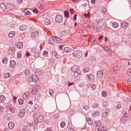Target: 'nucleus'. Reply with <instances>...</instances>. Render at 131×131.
Returning <instances> with one entry per match:
<instances>
[{
    "mask_svg": "<svg viewBox=\"0 0 131 131\" xmlns=\"http://www.w3.org/2000/svg\"><path fill=\"white\" fill-rule=\"evenodd\" d=\"M82 53L79 50H75L73 53V57L77 58H80L82 56Z\"/></svg>",
    "mask_w": 131,
    "mask_h": 131,
    "instance_id": "nucleus-2",
    "label": "nucleus"
},
{
    "mask_svg": "<svg viewBox=\"0 0 131 131\" xmlns=\"http://www.w3.org/2000/svg\"><path fill=\"white\" fill-rule=\"evenodd\" d=\"M64 16L66 18H68L69 17V13L68 11H65L63 12Z\"/></svg>",
    "mask_w": 131,
    "mask_h": 131,
    "instance_id": "nucleus-31",
    "label": "nucleus"
},
{
    "mask_svg": "<svg viewBox=\"0 0 131 131\" xmlns=\"http://www.w3.org/2000/svg\"><path fill=\"white\" fill-rule=\"evenodd\" d=\"M10 51L12 52H14L15 51V50L14 47H10L9 48Z\"/></svg>",
    "mask_w": 131,
    "mask_h": 131,
    "instance_id": "nucleus-45",
    "label": "nucleus"
},
{
    "mask_svg": "<svg viewBox=\"0 0 131 131\" xmlns=\"http://www.w3.org/2000/svg\"><path fill=\"white\" fill-rule=\"evenodd\" d=\"M16 65V63L15 61L13 60L10 61V66L11 67H13Z\"/></svg>",
    "mask_w": 131,
    "mask_h": 131,
    "instance_id": "nucleus-17",
    "label": "nucleus"
},
{
    "mask_svg": "<svg viewBox=\"0 0 131 131\" xmlns=\"http://www.w3.org/2000/svg\"><path fill=\"white\" fill-rule=\"evenodd\" d=\"M102 29L101 27L100 26H97L96 27V30L98 32H99L101 31Z\"/></svg>",
    "mask_w": 131,
    "mask_h": 131,
    "instance_id": "nucleus-47",
    "label": "nucleus"
},
{
    "mask_svg": "<svg viewBox=\"0 0 131 131\" xmlns=\"http://www.w3.org/2000/svg\"><path fill=\"white\" fill-rule=\"evenodd\" d=\"M128 118L126 116H123L122 117L120 120L121 122L123 123H125L127 121Z\"/></svg>",
    "mask_w": 131,
    "mask_h": 131,
    "instance_id": "nucleus-10",
    "label": "nucleus"
},
{
    "mask_svg": "<svg viewBox=\"0 0 131 131\" xmlns=\"http://www.w3.org/2000/svg\"><path fill=\"white\" fill-rule=\"evenodd\" d=\"M38 122H39V121L38 120V119L35 120L34 122L35 124H37L38 123Z\"/></svg>",
    "mask_w": 131,
    "mask_h": 131,
    "instance_id": "nucleus-60",
    "label": "nucleus"
},
{
    "mask_svg": "<svg viewBox=\"0 0 131 131\" xmlns=\"http://www.w3.org/2000/svg\"><path fill=\"white\" fill-rule=\"evenodd\" d=\"M90 13L88 12L87 14L85 13V14H84V16H85V17H88L89 18L90 17Z\"/></svg>",
    "mask_w": 131,
    "mask_h": 131,
    "instance_id": "nucleus-53",
    "label": "nucleus"
},
{
    "mask_svg": "<svg viewBox=\"0 0 131 131\" xmlns=\"http://www.w3.org/2000/svg\"><path fill=\"white\" fill-rule=\"evenodd\" d=\"M35 54V57H38L40 55V53L38 52H36Z\"/></svg>",
    "mask_w": 131,
    "mask_h": 131,
    "instance_id": "nucleus-48",
    "label": "nucleus"
},
{
    "mask_svg": "<svg viewBox=\"0 0 131 131\" xmlns=\"http://www.w3.org/2000/svg\"><path fill=\"white\" fill-rule=\"evenodd\" d=\"M128 25V24L126 22L122 23L121 24V27L125 28H127Z\"/></svg>",
    "mask_w": 131,
    "mask_h": 131,
    "instance_id": "nucleus-12",
    "label": "nucleus"
},
{
    "mask_svg": "<svg viewBox=\"0 0 131 131\" xmlns=\"http://www.w3.org/2000/svg\"><path fill=\"white\" fill-rule=\"evenodd\" d=\"M40 86L38 84H36L35 85H34L32 88V91L31 93L32 95H34L38 91V89L40 88Z\"/></svg>",
    "mask_w": 131,
    "mask_h": 131,
    "instance_id": "nucleus-1",
    "label": "nucleus"
},
{
    "mask_svg": "<svg viewBox=\"0 0 131 131\" xmlns=\"http://www.w3.org/2000/svg\"><path fill=\"white\" fill-rule=\"evenodd\" d=\"M96 88V85L94 84H92L91 85V88L94 90Z\"/></svg>",
    "mask_w": 131,
    "mask_h": 131,
    "instance_id": "nucleus-43",
    "label": "nucleus"
},
{
    "mask_svg": "<svg viewBox=\"0 0 131 131\" xmlns=\"http://www.w3.org/2000/svg\"><path fill=\"white\" fill-rule=\"evenodd\" d=\"M103 75V72L101 71H98L97 73V76L98 78H101Z\"/></svg>",
    "mask_w": 131,
    "mask_h": 131,
    "instance_id": "nucleus-11",
    "label": "nucleus"
},
{
    "mask_svg": "<svg viewBox=\"0 0 131 131\" xmlns=\"http://www.w3.org/2000/svg\"><path fill=\"white\" fill-rule=\"evenodd\" d=\"M99 106L98 104L96 103H94L92 106V107L93 108H96Z\"/></svg>",
    "mask_w": 131,
    "mask_h": 131,
    "instance_id": "nucleus-42",
    "label": "nucleus"
},
{
    "mask_svg": "<svg viewBox=\"0 0 131 131\" xmlns=\"http://www.w3.org/2000/svg\"><path fill=\"white\" fill-rule=\"evenodd\" d=\"M127 83L129 84H131V78L129 79L127 81Z\"/></svg>",
    "mask_w": 131,
    "mask_h": 131,
    "instance_id": "nucleus-64",
    "label": "nucleus"
},
{
    "mask_svg": "<svg viewBox=\"0 0 131 131\" xmlns=\"http://www.w3.org/2000/svg\"><path fill=\"white\" fill-rule=\"evenodd\" d=\"M5 97L3 95L0 96V102H4L5 100Z\"/></svg>",
    "mask_w": 131,
    "mask_h": 131,
    "instance_id": "nucleus-22",
    "label": "nucleus"
},
{
    "mask_svg": "<svg viewBox=\"0 0 131 131\" xmlns=\"http://www.w3.org/2000/svg\"><path fill=\"white\" fill-rule=\"evenodd\" d=\"M30 12L29 11H27L24 14L25 15H28L30 14Z\"/></svg>",
    "mask_w": 131,
    "mask_h": 131,
    "instance_id": "nucleus-57",
    "label": "nucleus"
},
{
    "mask_svg": "<svg viewBox=\"0 0 131 131\" xmlns=\"http://www.w3.org/2000/svg\"><path fill=\"white\" fill-rule=\"evenodd\" d=\"M77 16V15L76 14H75L74 15L73 17V19L74 20H76V19Z\"/></svg>",
    "mask_w": 131,
    "mask_h": 131,
    "instance_id": "nucleus-63",
    "label": "nucleus"
},
{
    "mask_svg": "<svg viewBox=\"0 0 131 131\" xmlns=\"http://www.w3.org/2000/svg\"><path fill=\"white\" fill-rule=\"evenodd\" d=\"M4 109V108L2 106H0V112H2Z\"/></svg>",
    "mask_w": 131,
    "mask_h": 131,
    "instance_id": "nucleus-58",
    "label": "nucleus"
},
{
    "mask_svg": "<svg viewBox=\"0 0 131 131\" xmlns=\"http://www.w3.org/2000/svg\"><path fill=\"white\" fill-rule=\"evenodd\" d=\"M8 60L6 57H4L2 59V62L3 64H6Z\"/></svg>",
    "mask_w": 131,
    "mask_h": 131,
    "instance_id": "nucleus-23",
    "label": "nucleus"
},
{
    "mask_svg": "<svg viewBox=\"0 0 131 131\" xmlns=\"http://www.w3.org/2000/svg\"><path fill=\"white\" fill-rule=\"evenodd\" d=\"M127 74L128 75L131 76V68L129 69L128 70Z\"/></svg>",
    "mask_w": 131,
    "mask_h": 131,
    "instance_id": "nucleus-54",
    "label": "nucleus"
},
{
    "mask_svg": "<svg viewBox=\"0 0 131 131\" xmlns=\"http://www.w3.org/2000/svg\"><path fill=\"white\" fill-rule=\"evenodd\" d=\"M71 49L69 47H66L64 48V51L66 52H68L71 50Z\"/></svg>",
    "mask_w": 131,
    "mask_h": 131,
    "instance_id": "nucleus-20",
    "label": "nucleus"
},
{
    "mask_svg": "<svg viewBox=\"0 0 131 131\" xmlns=\"http://www.w3.org/2000/svg\"><path fill=\"white\" fill-rule=\"evenodd\" d=\"M106 129L103 127H99L97 129V131H106Z\"/></svg>",
    "mask_w": 131,
    "mask_h": 131,
    "instance_id": "nucleus-29",
    "label": "nucleus"
},
{
    "mask_svg": "<svg viewBox=\"0 0 131 131\" xmlns=\"http://www.w3.org/2000/svg\"><path fill=\"white\" fill-rule=\"evenodd\" d=\"M25 110L24 109H22L19 111L18 114L20 118H22L24 115Z\"/></svg>",
    "mask_w": 131,
    "mask_h": 131,
    "instance_id": "nucleus-6",
    "label": "nucleus"
},
{
    "mask_svg": "<svg viewBox=\"0 0 131 131\" xmlns=\"http://www.w3.org/2000/svg\"><path fill=\"white\" fill-rule=\"evenodd\" d=\"M30 72L28 70H26L25 71V74L26 75H28L29 74Z\"/></svg>",
    "mask_w": 131,
    "mask_h": 131,
    "instance_id": "nucleus-55",
    "label": "nucleus"
},
{
    "mask_svg": "<svg viewBox=\"0 0 131 131\" xmlns=\"http://www.w3.org/2000/svg\"><path fill=\"white\" fill-rule=\"evenodd\" d=\"M86 77L90 81L94 79V76L93 74H87L86 75Z\"/></svg>",
    "mask_w": 131,
    "mask_h": 131,
    "instance_id": "nucleus-7",
    "label": "nucleus"
},
{
    "mask_svg": "<svg viewBox=\"0 0 131 131\" xmlns=\"http://www.w3.org/2000/svg\"><path fill=\"white\" fill-rule=\"evenodd\" d=\"M6 8V6L4 3H2L0 4V10H5Z\"/></svg>",
    "mask_w": 131,
    "mask_h": 131,
    "instance_id": "nucleus-8",
    "label": "nucleus"
},
{
    "mask_svg": "<svg viewBox=\"0 0 131 131\" xmlns=\"http://www.w3.org/2000/svg\"><path fill=\"white\" fill-rule=\"evenodd\" d=\"M55 40L51 38L48 40V43L50 44H52L54 43Z\"/></svg>",
    "mask_w": 131,
    "mask_h": 131,
    "instance_id": "nucleus-32",
    "label": "nucleus"
},
{
    "mask_svg": "<svg viewBox=\"0 0 131 131\" xmlns=\"http://www.w3.org/2000/svg\"><path fill=\"white\" fill-rule=\"evenodd\" d=\"M39 126L41 128H43L45 127V125L44 124L42 123L39 125Z\"/></svg>",
    "mask_w": 131,
    "mask_h": 131,
    "instance_id": "nucleus-56",
    "label": "nucleus"
},
{
    "mask_svg": "<svg viewBox=\"0 0 131 131\" xmlns=\"http://www.w3.org/2000/svg\"><path fill=\"white\" fill-rule=\"evenodd\" d=\"M30 92H26L23 95V98L25 99H27L29 94Z\"/></svg>",
    "mask_w": 131,
    "mask_h": 131,
    "instance_id": "nucleus-14",
    "label": "nucleus"
},
{
    "mask_svg": "<svg viewBox=\"0 0 131 131\" xmlns=\"http://www.w3.org/2000/svg\"><path fill=\"white\" fill-rule=\"evenodd\" d=\"M69 11L71 12V14H74L75 13V11L73 8L70 9H69Z\"/></svg>",
    "mask_w": 131,
    "mask_h": 131,
    "instance_id": "nucleus-49",
    "label": "nucleus"
},
{
    "mask_svg": "<svg viewBox=\"0 0 131 131\" xmlns=\"http://www.w3.org/2000/svg\"><path fill=\"white\" fill-rule=\"evenodd\" d=\"M93 124V126L95 127H99L101 126V122L99 121L94 122Z\"/></svg>",
    "mask_w": 131,
    "mask_h": 131,
    "instance_id": "nucleus-9",
    "label": "nucleus"
},
{
    "mask_svg": "<svg viewBox=\"0 0 131 131\" xmlns=\"http://www.w3.org/2000/svg\"><path fill=\"white\" fill-rule=\"evenodd\" d=\"M69 30H65L62 31L61 34L63 35L66 36L68 35L69 34Z\"/></svg>",
    "mask_w": 131,
    "mask_h": 131,
    "instance_id": "nucleus-15",
    "label": "nucleus"
},
{
    "mask_svg": "<svg viewBox=\"0 0 131 131\" xmlns=\"http://www.w3.org/2000/svg\"><path fill=\"white\" fill-rule=\"evenodd\" d=\"M28 82H30L33 81L32 76H30L28 78Z\"/></svg>",
    "mask_w": 131,
    "mask_h": 131,
    "instance_id": "nucleus-40",
    "label": "nucleus"
},
{
    "mask_svg": "<svg viewBox=\"0 0 131 131\" xmlns=\"http://www.w3.org/2000/svg\"><path fill=\"white\" fill-rule=\"evenodd\" d=\"M54 39H56V41H61V39L59 37L55 36L54 37Z\"/></svg>",
    "mask_w": 131,
    "mask_h": 131,
    "instance_id": "nucleus-41",
    "label": "nucleus"
},
{
    "mask_svg": "<svg viewBox=\"0 0 131 131\" xmlns=\"http://www.w3.org/2000/svg\"><path fill=\"white\" fill-rule=\"evenodd\" d=\"M38 7L39 8H40L41 10L43 9V6L42 4V3L41 2H39L38 5Z\"/></svg>",
    "mask_w": 131,
    "mask_h": 131,
    "instance_id": "nucleus-26",
    "label": "nucleus"
},
{
    "mask_svg": "<svg viewBox=\"0 0 131 131\" xmlns=\"http://www.w3.org/2000/svg\"><path fill=\"white\" fill-rule=\"evenodd\" d=\"M74 68L75 67H72L71 68V70L73 72H74V76L75 77H77L80 73V70L79 69H76V70L75 71L74 70Z\"/></svg>",
    "mask_w": 131,
    "mask_h": 131,
    "instance_id": "nucleus-3",
    "label": "nucleus"
},
{
    "mask_svg": "<svg viewBox=\"0 0 131 131\" xmlns=\"http://www.w3.org/2000/svg\"><path fill=\"white\" fill-rule=\"evenodd\" d=\"M95 38L94 37L92 38L91 40V42H92V44H94L95 43Z\"/></svg>",
    "mask_w": 131,
    "mask_h": 131,
    "instance_id": "nucleus-52",
    "label": "nucleus"
},
{
    "mask_svg": "<svg viewBox=\"0 0 131 131\" xmlns=\"http://www.w3.org/2000/svg\"><path fill=\"white\" fill-rule=\"evenodd\" d=\"M90 70L89 68L88 67L85 68L83 70V72L84 73L88 72Z\"/></svg>",
    "mask_w": 131,
    "mask_h": 131,
    "instance_id": "nucleus-34",
    "label": "nucleus"
},
{
    "mask_svg": "<svg viewBox=\"0 0 131 131\" xmlns=\"http://www.w3.org/2000/svg\"><path fill=\"white\" fill-rule=\"evenodd\" d=\"M33 81L36 82L38 81V77L35 75H33L32 76Z\"/></svg>",
    "mask_w": 131,
    "mask_h": 131,
    "instance_id": "nucleus-18",
    "label": "nucleus"
},
{
    "mask_svg": "<svg viewBox=\"0 0 131 131\" xmlns=\"http://www.w3.org/2000/svg\"><path fill=\"white\" fill-rule=\"evenodd\" d=\"M48 91V92L49 93L50 95L51 96L53 95V90L52 89H49V90L48 91L47 90V92Z\"/></svg>",
    "mask_w": 131,
    "mask_h": 131,
    "instance_id": "nucleus-38",
    "label": "nucleus"
},
{
    "mask_svg": "<svg viewBox=\"0 0 131 131\" xmlns=\"http://www.w3.org/2000/svg\"><path fill=\"white\" fill-rule=\"evenodd\" d=\"M36 48H33L31 49V51L33 52H34L36 51Z\"/></svg>",
    "mask_w": 131,
    "mask_h": 131,
    "instance_id": "nucleus-61",
    "label": "nucleus"
},
{
    "mask_svg": "<svg viewBox=\"0 0 131 131\" xmlns=\"http://www.w3.org/2000/svg\"><path fill=\"white\" fill-rule=\"evenodd\" d=\"M48 54V52L47 51H44L43 52V54L44 56H45L46 57H47Z\"/></svg>",
    "mask_w": 131,
    "mask_h": 131,
    "instance_id": "nucleus-46",
    "label": "nucleus"
},
{
    "mask_svg": "<svg viewBox=\"0 0 131 131\" xmlns=\"http://www.w3.org/2000/svg\"><path fill=\"white\" fill-rule=\"evenodd\" d=\"M33 125V124H30L27 123L25 126L24 128H23V131H29L30 128L31 127V126H32Z\"/></svg>",
    "mask_w": 131,
    "mask_h": 131,
    "instance_id": "nucleus-4",
    "label": "nucleus"
},
{
    "mask_svg": "<svg viewBox=\"0 0 131 131\" xmlns=\"http://www.w3.org/2000/svg\"><path fill=\"white\" fill-rule=\"evenodd\" d=\"M56 21L58 23H61L63 20L62 16L60 15H57L55 19Z\"/></svg>",
    "mask_w": 131,
    "mask_h": 131,
    "instance_id": "nucleus-5",
    "label": "nucleus"
},
{
    "mask_svg": "<svg viewBox=\"0 0 131 131\" xmlns=\"http://www.w3.org/2000/svg\"><path fill=\"white\" fill-rule=\"evenodd\" d=\"M15 33L14 31H12L8 34V36L10 37H12L15 35Z\"/></svg>",
    "mask_w": 131,
    "mask_h": 131,
    "instance_id": "nucleus-27",
    "label": "nucleus"
},
{
    "mask_svg": "<svg viewBox=\"0 0 131 131\" xmlns=\"http://www.w3.org/2000/svg\"><path fill=\"white\" fill-rule=\"evenodd\" d=\"M17 57L18 58H20L21 57L22 55L21 53L19 52H18L17 53Z\"/></svg>",
    "mask_w": 131,
    "mask_h": 131,
    "instance_id": "nucleus-36",
    "label": "nucleus"
},
{
    "mask_svg": "<svg viewBox=\"0 0 131 131\" xmlns=\"http://www.w3.org/2000/svg\"><path fill=\"white\" fill-rule=\"evenodd\" d=\"M101 10L102 11V13L103 14H105L106 11V9L105 7H103L101 8Z\"/></svg>",
    "mask_w": 131,
    "mask_h": 131,
    "instance_id": "nucleus-30",
    "label": "nucleus"
},
{
    "mask_svg": "<svg viewBox=\"0 0 131 131\" xmlns=\"http://www.w3.org/2000/svg\"><path fill=\"white\" fill-rule=\"evenodd\" d=\"M119 69H119V68L117 66L115 67H114V71H119Z\"/></svg>",
    "mask_w": 131,
    "mask_h": 131,
    "instance_id": "nucleus-51",
    "label": "nucleus"
},
{
    "mask_svg": "<svg viewBox=\"0 0 131 131\" xmlns=\"http://www.w3.org/2000/svg\"><path fill=\"white\" fill-rule=\"evenodd\" d=\"M18 102L19 104L21 105L23 103V100L21 99H19L18 100Z\"/></svg>",
    "mask_w": 131,
    "mask_h": 131,
    "instance_id": "nucleus-37",
    "label": "nucleus"
},
{
    "mask_svg": "<svg viewBox=\"0 0 131 131\" xmlns=\"http://www.w3.org/2000/svg\"><path fill=\"white\" fill-rule=\"evenodd\" d=\"M113 27L115 28H116L118 26V24L116 22H113L112 24Z\"/></svg>",
    "mask_w": 131,
    "mask_h": 131,
    "instance_id": "nucleus-35",
    "label": "nucleus"
},
{
    "mask_svg": "<svg viewBox=\"0 0 131 131\" xmlns=\"http://www.w3.org/2000/svg\"><path fill=\"white\" fill-rule=\"evenodd\" d=\"M38 120L39 122H42L44 120V117L43 116L40 115L38 116Z\"/></svg>",
    "mask_w": 131,
    "mask_h": 131,
    "instance_id": "nucleus-24",
    "label": "nucleus"
},
{
    "mask_svg": "<svg viewBox=\"0 0 131 131\" xmlns=\"http://www.w3.org/2000/svg\"><path fill=\"white\" fill-rule=\"evenodd\" d=\"M15 126L14 123L11 122H10L8 124V126L9 128L10 129L13 128Z\"/></svg>",
    "mask_w": 131,
    "mask_h": 131,
    "instance_id": "nucleus-16",
    "label": "nucleus"
},
{
    "mask_svg": "<svg viewBox=\"0 0 131 131\" xmlns=\"http://www.w3.org/2000/svg\"><path fill=\"white\" fill-rule=\"evenodd\" d=\"M103 107H107L108 106V103L106 101H104L103 102Z\"/></svg>",
    "mask_w": 131,
    "mask_h": 131,
    "instance_id": "nucleus-39",
    "label": "nucleus"
},
{
    "mask_svg": "<svg viewBox=\"0 0 131 131\" xmlns=\"http://www.w3.org/2000/svg\"><path fill=\"white\" fill-rule=\"evenodd\" d=\"M16 45L17 48L20 49L22 48L23 46L22 43L20 42H18Z\"/></svg>",
    "mask_w": 131,
    "mask_h": 131,
    "instance_id": "nucleus-19",
    "label": "nucleus"
},
{
    "mask_svg": "<svg viewBox=\"0 0 131 131\" xmlns=\"http://www.w3.org/2000/svg\"><path fill=\"white\" fill-rule=\"evenodd\" d=\"M39 34L38 32L37 31H36L32 32L31 34V36L33 37L36 38L38 36Z\"/></svg>",
    "mask_w": 131,
    "mask_h": 131,
    "instance_id": "nucleus-13",
    "label": "nucleus"
},
{
    "mask_svg": "<svg viewBox=\"0 0 131 131\" xmlns=\"http://www.w3.org/2000/svg\"><path fill=\"white\" fill-rule=\"evenodd\" d=\"M45 22V24L47 25H50L51 23L50 21L48 19H46Z\"/></svg>",
    "mask_w": 131,
    "mask_h": 131,
    "instance_id": "nucleus-33",
    "label": "nucleus"
},
{
    "mask_svg": "<svg viewBox=\"0 0 131 131\" xmlns=\"http://www.w3.org/2000/svg\"><path fill=\"white\" fill-rule=\"evenodd\" d=\"M89 108V107L88 105H86L83 107V108L85 110H88Z\"/></svg>",
    "mask_w": 131,
    "mask_h": 131,
    "instance_id": "nucleus-59",
    "label": "nucleus"
},
{
    "mask_svg": "<svg viewBox=\"0 0 131 131\" xmlns=\"http://www.w3.org/2000/svg\"><path fill=\"white\" fill-rule=\"evenodd\" d=\"M26 28V27L25 25H21L19 27V29L21 31L25 30Z\"/></svg>",
    "mask_w": 131,
    "mask_h": 131,
    "instance_id": "nucleus-21",
    "label": "nucleus"
},
{
    "mask_svg": "<svg viewBox=\"0 0 131 131\" xmlns=\"http://www.w3.org/2000/svg\"><path fill=\"white\" fill-rule=\"evenodd\" d=\"M107 114H107V113H106L105 112H104L102 113V116L105 117Z\"/></svg>",
    "mask_w": 131,
    "mask_h": 131,
    "instance_id": "nucleus-62",
    "label": "nucleus"
},
{
    "mask_svg": "<svg viewBox=\"0 0 131 131\" xmlns=\"http://www.w3.org/2000/svg\"><path fill=\"white\" fill-rule=\"evenodd\" d=\"M86 121H87L89 125H92L93 124L92 121H91V119L90 118L88 117L86 119Z\"/></svg>",
    "mask_w": 131,
    "mask_h": 131,
    "instance_id": "nucleus-25",
    "label": "nucleus"
},
{
    "mask_svg": "<svg viewBox=\"0 0 131 131\" xmlns=\"http://www.w3.org/2000/svg\"><path fill=\"white\" fill-rule=\"evenodd\" d=\"M66 123L63 122H62L60 124V126L61 127L63 128L65 126Z\"/></svg>",
    "mask_w": 131,
    "mask_h": 131,
    "instance_id": "nucleus-44",
    "label": "nucleus"
},
{
    "mask_svg": "<svg viewBox=\"0 0 131 131\" xmlns=\"http://www.w3.org/2000/svg\"><path fill=\"white\" fill-rule=\"evenodd\" d=\"M10 75V74L9 73L6 72L4 74V77L5 78H7L9 77Z\"/></svg>",
    "mask_w": 131,
    "mask_h": 131,
    "instance_id": "nucleus-28",
    "label": "nucleus"
},
{
    "mask_svg": "<svg viewBox=\"0 0 131 131\" xmlns=\"http://www.w3.org/2000/svg\"><path fill=\"white\" fill-rule=\"evenodd\" d=\"M102 95L104 97L106 96V92L105 91H103L102 93Z\"/></svg>",
    "mask_w": 131,
    "mask_h": 131,
    "instance_id": "nucleus-50",
    "label": "nucleus"
}]
</instances>
